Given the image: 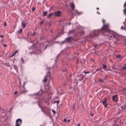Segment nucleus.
<instances>
[{"label": "nucleus", "mask_w": 126, "mask_h": 126, "mask_svg": "<svg viewBox=\"0 0 126 126\" xmlns=\"http://www.w3.org/2000/svg\"><path fill=\"white\" fill-rule=\"evenodd\" d=\"M101 29L99 30L93 31L91 32L90 35H93L94 36H97L100 33H101L102 35L109 36L111 38H116V36L114 33H108V32H103L101 31Z\"/></svg>", "instance_id": "nucleus-1"}, {"label": "nucleus", "mask_w": 126, "mask_h": 126, "mask_svg": "<svg viewBox=\"0 0 126 126\" xmlns=\"http://www.w3.org/2000/svg\"><path fill=\"white\" fill-rule=\"evenodd\" d=\"M103 26L101 28V31L104 32H108V33H114V32L112 31V30H110V26L109 24L107 23L105 24V21L103 20Z\"/></svg>", "instance_id": "nucleus-2"}, {"label": "nucleus", "mask_w": 126, "mask_h": 126, "mask_svg": "<svg viewBox=\"0 0 126 126\" xmlns=\"http://www.w3.org/2000/svg\"><path fill=\"white\" fill-rule=\"evenodd\" d=\"M54 14V16L56 17H60L61 16L62 12L60 11H57L54 12H53Z\"/></svg>", "instance_id": "nucleus-3"}, {"label": "nucleus", "mask_w": 126, "mask_h": 126, "mask_svg": "<svg viewBox=\"0 0 126 126\" xmlns=\"http://www.w3.org/2000/svg\"><path fill=\"white\" fill-rule=\"evenodd\" d=\"M22 120L20 118L17 119L16 120L15 126H20V125L22 124Z\"/></svg>", "instance_id": "nucleus-4"}, {"label": "nucleus", "mask_w": 126, "mask_h": 126, "mask_svg": "<svg viewBox=\"0 0 126 126\" xmlns=\"http://www.w3.org/2000/svg\"><path fill=\"white\" fill-rule=\"evenodd\" d=\"M112 101H113L117 102L118 101V99L117 97V95H116L112 96Z\"/></svg>", "instance_id": "nucleus-5"}, {"label": "nucleus", "mask_w": 126, "mask_h": 126, "mask_svg": "<svg viewBox=\"0 0 126 126\" xmlns=\"http://www.w3.org/2000/svg\"><path fill=\"white\" fill-rule=\"evenodd\" d=\"M72 13L74 15H79L82 14L81 12H79L77 10H76L72 12Z\"/></svg>", "instance_id": "nucleus-6"}, {"label": "nucleus", "mask_w": 126, "mask_h": 126, "mask_svg": "<svg viewBox=\"0 0 126 126\" xmlns=\"http://www.w3.org/2000/svg\"><path fill=\"white\" fill-rule=\"evenodd\" d=\"M106 98H105V99L103 101L102 104L103 105H104V107L107 108L108 104L106 101Z\"/></svg>", "instance_id": "nucleus-7"}, {"label": "nucleus", "mask_w": 126, "mask_h": 126, "mask_svg": "<svg viewBox=\"0 0 126 126\" xmlns=\"http://www.w3.org/2000/svg\"><path fill=\"white\" fill-rule=\"evenodd\" d=\"M72 38V37L71 36L68 37L67 38H66L65 40L67 42L69 43L71 41V39Z\"/></svg>", "instance_id": "nucleus-8"}, {"label": "nucleus", "mask_w": 126, "mask_h": 126, "mask_svg": "<svg viewBox=\"0 0 126 126\" xmlns=\"http://www.w3.org/2000/svg\"><path fill=\"white\" fill-rule=\"evenodd\" d=\"M75 30H70L68 34V35H69L70 34H73L74 33Z\"/></svg>", "instance_id": "nucleus-9"}, {"label": "nucleus", "mask_w": 126, "mask_h": 126, "mask_svg": "<svg viewBox=\"0 0 126 126\" xmlns=\"http://www.w3.org/2000/svg\"><path fill=\"white\" fill-rule=\"evenodd\" d=\"M27 25V23L26 22H23V21H22V22L21 23V26L23 27V29H24L25 28L26 26Z\"/></svg>", "instance_id": "nucleus-10"}, {"label": "nucleus", "mask_w": 126, "mask_h": 126, "mask_svg": "<svg viewBox=\"0 0 126 126\" xmlns=\"http://www.w3.org/2000/svg\"><path fill=\"white\" fill-rule=\"evenodd\" d=\"M51 83L52 84H53V80L52 79H51L50 80V81H49L48 82V83L47 84V85L48 86H49L50 85V83Z\"/></svg>", "instance_id": "nucleus-11"}, {"label": "nucleus", "mask_w": 126, "mask_h": 126, "mask_svg": "<svg viewBox=\"0 0 126 126\" xmlns=\"http://www.w3.org/2000/svg\"><path fill=\"white\" fill-rule=\"evenodd\" d=\"M27 92V91L25 90V88H23V89L22 91H20V93L21 94H23Z\"/></svg>", "instance_id": "nucleus-12"}, {"label": "nucleus", "mask_w": 126, "mask_h": 126, "mask_svg": "<svg viewBox=\"0 0 126 126\" xmlns=\"http://www.w3.org/2000/svg\"><path fill=\"white\" fill-rule=\"evenodd\" d=\"M116 57L118 59L119 58L120 59H122L123 58V57L121 55H116Z\"/></svg>", "instance_id": "nucleus-13"}, {"label": "nucleus", "mask_w": 126, "mask_h": 126, "mask_svg": "<svg viewBox=\"0 0 126 126\" xmlns=\"http://www.w3.org/2000/svg\"><path fill=\"white\" fill-rule=\"evenodd\" d=\"M71 6L72 10H74V4L72 3H71Z\"/></svg>", "instance_id": "nucleus-14"}, {"label": "nucleus", "mask_w": 126, "mask_h": 126, "mask_svg": "<svg viewBox=\"0 0 126 126\" xmlns=\"http://www.w3.org/2000/svg\"><path fill=\"white\" fill-rule=\"evenodd\" d=\"M17 32L20 34H22V29H19Z\"/></svg>", "instance_id": "nucleus-15"}, {"label": "nucleus", "mask_w": 126, "mask_h": 126, "mask_svg": "<svg viewBox=\"0 0 126 126\" xmlns=\"http://www.w3.org/2000/svg\"><path fill=\"white\" fill-rule=\"evenodd\" d=\"M13 67H14V69L16 70L17 72H18V68L15 65H13Z\"/></svg>", "instance_id": "nucleus-16"}, {"label": "nucleus", "mask_w": 126, "mask_h": 126, "mask_svg": "<svg viewBox=\"0 0 126 126\" xmlns=\"http://www.w3.org/2000/svg\"><path fill=\"white\" fill-rule=\"evenodd\" d=\"M54 14L53 13H50L47 16V18H49L53 14Z\"/></svg>", "instance_id": "nucleus-17"}, {"label": "nucleus", "mask_w": 126, "mask_h": 126, "mask_svg": "<svg viewBox=\"0 0 126 126\" xmlns=\"http://www.w3.org/2000/svg\"><path fill=\"white\" fill-rule=\"evenodd\" d=\"M102 66H103V69H104V70H106V68L107 67V66L106 65H105V64H102Z\"/></svg>", "instance_id": "nucleus-18"}, {"label": "nucleus", "mask_w": 126, "mask_h": 126, "mask_svg": "<svg viewBox=\"0 0 126 126\" xmlns=\"http://www.w3.org/2000/svg\"><path fill=\"white\" fill-rule=\"evenodd\" d=\"M47 81V77L45 76L44 77V79H43V82L46 83Z\"/></svg>", "instance_id": "nucleus-19"}, {"label": "nucleus", "mask_w": 126, "mask_h": 126, "mask_svg": "<svg viewBox=\"0 0 126 126\" xmlns=\"http://www.w3.org/2000/svg\"><path fill=\"white\" fill-rule=\"evenodd\" d=\"M47 75L46 76L47 77H50V73L49 72V71H48L47 72Z\"/></svg>", "instance_id": "nucleus-20"}, {"label": "nucleus", "mask_w": 126, "mask_h": 126, "mask_svg": "<svg viewBox=\"0 0 126 126\" xmlns=\"http://www.w3.org/2000/svg\"><path fill=\"white\" fill-rule=\"evenodd\" d=\"M106 77L105 79H102V78H100V79H99V81L100 82H103L104 81V80H105L106 79Z\"/></svg>", "instance_id": "nucleus-21"}, {"label": "nucleus", "mask_w": 126, "mask_h": 126, "mask_svg": "<svg viewBox=\"0 0 126 126\" xmlns=\"http://www.w3.org/2000/svg\"><path fill=\"white\" fill-rule=\"evenodd\" d=\"M47 13V11H44L43 12V16H45L46 15Z\"/></svg>", "instance_id": "nucleus-22"}, {"label": "nucleus", "mask_w": 126, "mask_h": 126, "mask_svg": "<svg viewBox=\"0 0 126 126\" xmlns=\"http://www.w3.org/2000/svg\"><path fill=\"white\" fill-rule=\"evenodd\" d=\"M67 43V42H66V41L65 40H65L64 41H63L60 44H61V45H62L63 44H64V43Z\"/></svg>", "instance_id": "nucleus-23"}, {"label": "nucleus", "mask_w": 126, "mask_h": 126, "mask_svg": "<svg viewBox=\"0 0 126 126\" xmlns=\"http://www.w3.org/2000/svg\"><path fill=\"white\" fill-rule=\"evenodd\" d=\"M47 47H49L51 46L52 45V44H49L46 45Z\"/></svg>", "instance_id": "nucleus-24"}, {"label": "nucleus", "mask_w": 126, "mask_h": 126, "mask_svg": "<svg viewBox=\"0 0 126 126\" xmlns=\"http://www.w3.org/2000/svg\"><path fill=\"white\" fill-rule=\"evenodd\" d=\"M59 102H60V101L59 100H57V101H55L54 102V103H55V102H56V103H57V105H58V104L59 103Z\"/></svg>", "instance_id": "nucleus-25"}, {"label": "nucleus", "mask_w": 126, "mask_h": 126, "mask_svg": "<svg viewBox=\"0 0 126 126\" xmlns=\"http://www.w3.org/2000/svg\"><path fill=\"white\" fill-rule=\"evenodd\" d=\"M121 30H125V27H124L123 26H122L121 27Z\"/></svg>", "instance_id": "nucleus-26"}, {"label": "nucleus", "mask_w": 126, "mask_h": 126, "mask_svg": "<svg viewBox=\"0 0 126 126\" xmlns=\"http://www.w3.org/2000/svg\"><path fill=\"white\" fill-rule=\"evenodd\" d=\"M59 36V35H57L56 36H55L54 38V40H55L56 39H57L58 37Z\"/></svg>", "instance_id": "nucleus-27"}, {"label": "nucleus", "mask_w": 126, "mask_h": 126, "mask_svg": "<svg viewBox=\"0 0 126 126\" xmlns=\"http://www.w3.org/2000/svg\"><path fill=\"white\" fill-rule=\"evenodd\" d=\"M26 82H24L23 83V88H24L25 85L26 84Z\"/></svg>", "instance_id": "nucleus-28"}, {"label": "nucleus", "mask_w": 126, "mask_h": 126, "mask_svg": "<svg viewBox=\"0 0 126 126\" xmlns=\"http://www.w3.org/2000/svg\"><path fill=\"white\" fill-rule=\"evenodd\" d=\"M83 73H84L85 74H87V73H90V72L89 71L88 72H85L83 71Z\"/></svg>", "instance_id": "nucleus-29"}, {"label": "nucleus", "mask_w": 126, "mask_h": 126, "mask_svg": "<svg viewBox=\"0 0 126 126\" xmlns=\"http://www.w3.org/2000/svg\"><path fill=\"white\" fill-rule=\"evenodd\" d=\"M44 39V38L42 36H41L40 37V40H43Z\"/></svg>", "instance_id": "nucleus-30"}, {"label": "nucleus", "mask_w": 126, "mask_h": 126, "mask_svg": "<svg viewBox=\"0 0 126 126\" xmlns=\"http://www.w3.org/2000/svg\"><path fill=\"white\" fill-rule=\"evenodd\" d=\"M43 22H44L43 21H40V25H41L43 23Z\"/></svg>", "instance_id": "nucleus-31"}, {"label": "nucleus", "mask_w": 126, "mask_h": 126, "mask_svg": "<svg viewBox=\"0 0 126 126\" xmlns=\"http://www.w3.org/2000/svg\"><path fill=\"white\" fill-rule=\"evenodd\" d=\"M51 110L54 114H55L56 112L53 109H52Z\"/></svg>", "instance_id": "nucleus-32"}, {"label": "nucleus", "mask_w": 126, "mask_h": 126, "mask_svg": "<svg viewBox=\"0 0 126 126\" xmlns=\"http://www.w3.org/2000/svg\"><path fill=\"white\" fill-rule=\"evenodd\" d=\"M123 70H126V66L123 67L122 68Z\"/></svg>", "instance_id": "nucleus-33"}, {"label": "nucleus", "mask_w": 126, "mask_h": 126, "mask_svg": "<svg viewBox=\"0 0 126 126\" xmlns=\"http://www.w3.org/2000/svg\"><path fill=\"white\" fill-rule=\"evenodd\" d=\"M21 60L22 61V63H23L24 62V60H23V58H21Z\"/></svg>", "instance_id": "nucleus-34"}, {"label": "nucleus", "mask_w": 126, "mask_h": 126, "mask_svg": "<svg viewBox=\"0 0 126 126\" xmlns=\"http://www.w3.org/2000/svg\"><path fill=\"white\" fill-rule=\"evenodd\" d=\"M35 9V8L34 7H33L32 8V11H34Z\"/></svg>", "instance_id": "nucleus-35"}, {"label": "nucleus", "mask_w": 126, "mask_h": 126, "mask_svg": "<svg viewBox=\"0 0 126 126\" xmlns=\"http://www.w3.org/2000/svg\"><path fill=\"white\" fill-rule=\"evenodd\" d=\"M58 57L57 56H56V57L55 60V62H57V59H58Z\"/></svg>", "instance_id": "nucleus-36"}, {"label": "nucleus", "mask_w": 126, "mask_h": 126, "mask_svg": "<svg viewBox=\"0 0 126 126\" xmlns=\"http://www.w3.org/2000/svg\"><path fill=\"white\" fill-rule=\"evenodd\" d=\"M53 6H52L50 8V10H49V11H50V10H52V9L53 8Z\"/></svg>", "instance_id": "nucleus-37"}, {"label": "nucleus", "mask_w": 126, "mask_h": 126, "mask_svg": "<svg viewBox=\"0 0 126 126\" xmlns=\"http://www.w3.org/2000/svg\"><path fill=\"white\" fill-rule=\"evenodd\" d=\"M41 109V110L44 113V112H45V111L43 109H42V108Z\"/></svg>", "instance_id": "nucleus-38"}, {"label": "nucleus", "mask_w": 126, "mask_h": 126, "mask_svg": "<svg viewBox=\"0 0 126 126\" xmlns=\"http://www.w3.org/2000/svg\"><path fill=\"white\" fill-rule=\"evenodd\" d=\"M4 25L5 26H6V23L5 22H4Z\"/></svg>", "instance_id": "nucleus-39"}, {"label": "nucleus", "mask_w": 126, "mask_h": 126, "mask_svg": "<svg viewBox=\"0 0 126 126\" xmlns=\"http://www.w3.org/2000/svg\"><path fill=\"white\" fill-rule=\"evenodd\" d=\"M93 45L94 46V47H96V46H97V44H96L95 45L94 44Z\"/></svg>", "instance_id": "nucleus-40"}, {"label": "nucleus", "mask_w": 126, "mask_h": 126, "mask_svg": "<svg viewBox=\"0 0 126 126\" xmlns=\"http://www.w3.org/2000/svg\"><path fill=\"white\" fill-rule=\"evenodd\" d=\"M47 46L46 45V46L45 47L44 49V50H45L46 48H47Z\"/></svg>", "instance_id": "nucleus-41"}, {"label": "nucleus", "mask_w": 126, "mask_h": 126, "mask_svg": "<svg viewBox=\"0 0 126 126\" xmlns=\"http://www.w3.org/2000/svg\"><path fill=\"white\" fill-rule=\"evenodd\" d=\"M36 34V32H34L32 34V36H34V35Z\"/></svg>", "instance_id": "nucleus-42"}, {"label": "nucleus", "mask_w": 126, "mask_h": 126, "mask_svg": "<svg viewBox=\"0 0 126 126\" xmlns=\"http://www.w3.org/2000/svg\"><path fill=\"white\" fill-rule=\"evenodd\" d=\"M18 52V51L17 50H16L15 51V52H14V53L15 54L16 53Z\"/></svg>", "instance_id": "nucleus-43"}, {"label": "nucleus", "mask_w": 126, "mask_h": 126, "mask_svg": "<svg viewBox=\"0 0 126 126\" xmlns=\"http://www.w3.org/2000/svg\"><path fill=\"white\" fill-rule=\"evenodd\" d=\"M123 90L124 91H126V87H125V88H124L123 89Z\"/></svg>", "instance_id": "nucleus-44"}, {"label": "nucleus", "mask_w": 126, "mask_h": 126, "mask_svg": "<svg viewBox=\"0 0 126 126\" xmlns=\"http://www.w3.org/2000/svg\"><path fill=\"white\" fill-rule=\"evenodd\" d=\"M126 108V106H125L123 108V111Z\"/></svg>", "instance_id": "nucleus-45"}, {"label": "nucleus", "mask_w": 126, "mask_h": 126, "mask_svg": "<svg viewBox=\"0 0 126 126\" xmlns=\"http://www.w3.org/2000/svg\"><path fill=\"white\" fill-rule=\"evenodd\" d=\"M66 121V118H64L63 120V122H65Z\"/></svg>", "instance_id": "nucleus-46"}, {"label": "nucleus", "mask_w": 126, "mask_h": 126, "mask_svg": "<svg viewBox=\"0 0 126 126\" xmlns=\"http://www.w3.org/2000/svg\"><path fill=\"white\" fill-rule=\"evenodd\" d=\"M3 37H4V36L3 35H0V37L3 38Z\"/></svg>", "instance_id": "nucleus-47"}, {"label": "nucleus", "mask_w": 126, "mask_h": 126, "mask_svg": "<svg viewBox=\"0 0 126 126\" xmlns=\"http://www.w3.org/2000/svg\"><path fill=\"white\" fill-rule=\"evenodd\" d=\"M97 14H98V15H100V13L99 12H98V11H97Z\"/></svg>", "instance_id": "nucleus-48"}, {"label": "nucleus", "mask_w": 126, "mask_h": 126, "mask_svg": "<svg viewBox=\"0 0 126 126\" xmlns=\"http://www.w3.org/2000/svg\"><path fill=\"white\" fill-rule=\"evenodd\" d=\"M3 46L4 47H7V45L6 44H3Z\"/></svg>", "instance_id": "nucleus-49"}, {"label": "nucleus", "mask_w": 126, "mask_h": 126, "mask_svg": "<svg viewBox=\"0 0 126 126\" xmlns=\"http://www.w3.org/2000/svg\"><path fill=\"white\" fill-rule=\"evenodd\" d=\"M99 71V69H96L95 70V72H97V71Z\"/></svg>", "instance_id": "nucleus-50"}, {"label": "nucleus", "mask_w": 126, "mask_h": 126, "mask_svg": "<svg viewBox=\"0 0 126 126\" xmlns=\"http://www.w3.org/2000/svg\"><path fill=\"white\" fill-rule=\"evenodd\" d=\"M38 106H39V107L40 108H41V109H42V108H41V107L40 106V105H39V104H38Z\"/></svg>", "instance_id": "nucleus-51"}, {"label": "nucleus", "mask_w": 126, "mask_h": 126, "mask_svg": "<svg viewBox=\"0 0 126 126\" xmlns=\"http://www.w3.org/2000/svg\"><path fill=\"white\" fill-rule=\"evenodd\" d=\"M17 93V91H15V94H16Z\"/></svg>", "instance_id": "nucleus-52"}, {"label": "nucleus", "mask_w": 126, "mask_h": 126, "mask_svg": "<svg viewBox=\"0 0 126 126\" xmlns=\"http://www.w3.org/2000/svg\"><path fill=\"white\" fill-rule=\"evenodd\" d=\"M60 54V53H59V54H58L57 55V56L58 57L59 56Z\"/></svg>", "instance_id": "nucleus-53"}, {"label": "nucleus", "mask_w": 126, "mask_h": 126, "mask_svg": "<svg viewBox=\"0 0 126 126\" xmlns=\"http://www.w3.org/2000/svg\"><path fill=\"white\" fill-rule=\"evenodd\" d=\"M91 60H92V61L93 62H94V60L93 59L91 58Z\"/></svg>", "instance_id": "nucleus-54"}, {"label": "nucleus", "mask_w": 126, "mask_h": 126, "mask_svg": "<svg viewBox=\"0 0 126 126\" xmlns=\"http://www.w3.org/2000/svg\"><path fill=\"white\" fill-rule=\"evenodd\" d=\"M91 115L92 116H93V114L92 113H91Z\"/></svg>", "instance_id": "nucleus-55"}, {"label": "nucleus", "mask_w": 126, "mask_h": 126, "mask_svg": "<svg viewBox=\"0 0 126 126\" xmlns=\"http://www.w3.org/2000/svg\"><path fill=\"white\" fill-rule=\"evenodd\" d=\"M3 39H2L1 40V43H2V41H3Z\"/></svg>", "instance_id": "nucleus-56"}, {"label": "nucleus", "mask_w": 126, "mask_h": 126, "mask_svg": "<svg viewBox=\"0 0 126 126\" xmlns=\"http://www.w3.org/2000/svg\"><path fill=\"white\" fill-rule=\"evenodd\" d=\"M70 21H69L68 23V24L69 25H70Z\"/></svg>", "instance_id": "nucleus-57"}, {"label": "nucleus", "mask_w": 126, "mask_h": 126, "mask_svg": "<svg viewBox=\"0 0 126 126\" xmlns=\"http://www.w3.org/2000/svg\"><path fill=\"white\" fill-rule=\"evenodd\" d=\"M15 55V54L14 53L13 54H12V55L11 56H12L13 55Z\"/></svg>", "instance_id": "nucleus-58"}, {"label": "nucleus", "mask_w": 126, "mask_h": 126, "mask_svg": "<svg viewBox=\"0 0 126 126\" xmlns=\"http://www.w3.org/2000/svg\"><path fill=\"white\" fill-rule=\"evenodd\" d=\"M70 120H68L67 121V122H70Z\"/></svg>", "instance_id": "nucleus-59"}, {"label": "nucleus", "mask_w": 126, "mask_h": 126, "mask_svg": "<svg viewBox=\"0 0 126 126\" xmlns=\"http://www.w3.org/2000/svg\"><path fill=\"white\" fill-rule=\"evenodd\" d=\"M2 54L0 53V57H1L2 56Z\"/></svg>", "instance_id": "nucleus-60"}, {"label": "nucleus", "mask_w": 126, "mask_h": 126, "mask_svg": "<svg viewBox=\"0 0 126 126\" xmlns=\"http://www.w3.org/2000/svg\"><path fill=\"white\" fill-rule=\"evenodd\" d=\"M80 124L79 123V124H78L77 126H80Z\"/></svg>", "instance_id": "nucleus-61"}, {"label": "nucleus", "mask_w": 126, "mask_h": 126, "mask_svg": "<svg viewBox=\"0 0 126 126\" xmlns=\"http://www.w3.org/2000/svg\"><path fill=\"white\" fill-rule=\"evenodd\" d=\"M81 80H82L83 79V77H82V76L81 77Z\"/></svg>", "instance_id": "nucleus-62"}, {"label": "nucleus", "mask_w": 126, "mask_h": 126, "mask_svg": "<svg viewBox=\"0 0 126 126\" xmlns=\"http://www.w3.org/2000/svg\"><path fill=\"white\" fill-rule=\"evenodd\" d=\"M45 1V0H43V3H44V2Z\"/></svg>", "instance_id": "nucleus-63"}, {"label": "nucleus", "mask_w": 126, "mask_h": 126, "mask_svg": "<svg viewBox=\"0 0 126 126\" xmlns=\"http://www.w3.org/2000/svg\"><path fill=\"white\" fill-rule=\"evenodd\" d=\"M45 114H46V111H45V112H44Z\"/></svg>", "instance_id": "nucleus-64"}]
</instances>
